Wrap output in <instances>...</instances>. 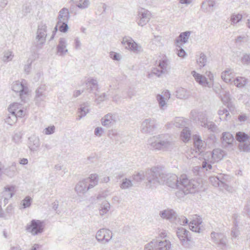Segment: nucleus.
Instances as JSON below:
<instances>
[{
    "instance_id": "obj_38",
    "label": "nucleus",
    "mask_w": 250,
    "mask_h": 250,
    "mask_svg": "<svg viewBox=\"0 0 250 250\" xmlns=\"http://www.w3.org/2000/svg\"><path fill=\"white\" fill-rule=\"evenodd\" d=\"M32 10L31 6L29 4H23L22 6L21 11L19 14V16L21 18L27 16L31 12Z\"/></svg>"
},
{
    "instance_id": "obj_37",
    "label": "nucleus",
    "mask_w": 250,
    "mask_h": 250,
    "mask_svg": "<svg viewBox=\"0 0 250 250\" xmlns=\"http://www.w3.org/2000/svg\"><path fill=\"white\" fill-rule=\"evenodd\" d=\"M247 82V79L242 77H238L233 81L234 85L239 88L243 87Z\"/></svg>"
},
{
    "instance_id": "obj_35",
    "label": "nucleus",
    "mask_w": 250,
    "mask_h": 250,
    "mask_svg": "<svg viewBox=\"0 0 250 250\" xmlns=\"http://www.w3.org/2000/svg\"><path fill=\"white\" fill-rule=\"evenodd\" d=\"M189 93L187 89L182 87L177 88L176 91V96L177 98L180 99L188 98Z\"/></svg>"
},
{
    "instance_id": "obj_12",
    "label": "nucleus",
    "mask_w": 250,
    "mask_h": 250,
    "mask_svg": "<svg viewBox=\"0 0 250 250\" xmlns=\"http://www.w3.org/2000/svg\"><path fill=\"white\" fill-rule=\"evenodd\" d=\"M211 240L213 243L222 249H225L227 247V237L222 233H218L213 231L210 234Z\"/></svg>"
},
{
    "instance_id": "obj_34",
    "label": "nucleus",
    "mask_w": 250,
    "mask_h": 250,
    "mask_svg": "<svg viewBox=\"0 0 250 250\" xmlns=\"http://www.w3.org/2000/svg\"><path fill=\"white\" fill-rule=\"evenodd\" d=\"M210 182H211L212 186L214 187H220L225 188L227 185L223 182L220 177L217 176L210 177L209 178Z\"/></svg>"
},
{
    "instance_id": "obj_6",
    "label": "nucleus",
    "mask_w": 250,
    "mask_h": 250,
    "mask_svg": "<svg viewBox=\"0 0 250 250\" xmlns=\"http://www.w3.org/2000/svg\"><path fill=\"white\" fill-rule=\"evenodd\" d=\"M44 229V222L33 219L30 225H27L26 229L33 235H36L43 232Z\"/></svg>"
},
{
    "instance_id": "obj_23",
    "label": "nucleus",
    "mask_w": 250,
    "mask_h": 250,
    "mask_svg": "<svg viewBox=\"0 0 250 250\" xmlns=\"http://www.w3.org/2000/svg\"><path fill=\"white\" fill-rule=\"evenodd\" d=\"M70 15L68 9L66 8H62L59 12L58 16V22H68Z\"/></svg>"
},
{
    "instance_id": "obj_43",
    "label": "nucleus",
    "mask_w": 250,
    "mask_h": 250,
    "mask_svg": "<svg viewBox=\"0 0 250 250\" xmlns=\"http://www.w3.org/2000/svg\"><path fill=\"white\" fill-rule=\"evenodd\" d=\"M207 62V58L203 53H201L200 57L197 59V63L200 68L204 67Z\"/></svg>"
},
{
    "instance_id": "obj_39",
    "label": "nucleus",
    "mask_w": 250,
    "mask_h": 250,
    "mask_svg": "<svg viewBox=\"0 0 250 250\" xmlns=\"http://www.w3.org/2000/svg\"><path fill=\"white\" fill-rule=\"evenodd\" d=\"M250 136L244 132H238L236 133L235 138L237 141L240 143H245L246 141L250 140Z\"/></svg>"
},
{
    "instance_id": "obj_22",
    "label": "nucleus",
    "mask_w": 250,
    "mask_h": 250,
    "mask_svg": "<svg viewBox=\"0 0 250 250\" xmlns=\"http://www.w3.org/2000/svg\"><path fill=\"white\" fill-rule=\"evenodd\" d=\"M160 215L164 219L169 220L171 222L177 220V214L171 209H167L160 212Z\"/></svg>"
},
{
    "instance_id": "obj_32",
    "label": "nucleus",
    "mask_w": 250,
    "mask_h": 250,
    "mask_svg": "<svg viewBox=\"0 0 250 250\" xmlns=\"http://www.w3.org/2000/svg\"><path fill=\"white\" fill-rule=\"evenodd\" d=\"M215 5V1L213 0H205L203 1L201 5V8L204 12H208L211 9L213 10V8Z\"/></svg>"
},
{
    "instance_id": "obj_63",
    "label": "nucleus",
    "mask_w": 250,
    "mask_h": 250,
    "mask_svg": "<svg viewBox=\"0 0 250 250\" xmlns=\"http://www.w3.org/2000/svg\"><path fill=\"white\" fill-rule=\"evenodd\" d=\"M164 74L163 72H161V69L158 67H155L153 68L151 70V74L156 75V76L159 77H160L162 74ZM150 74H149V76H150Z\"/></svg>"
},
{
    "instance_id": "obj_8",
    "label": "nucleus",
    "mask_w": 250,
    "mask_h": 250,
    "mask_svg": "<svg viewBox=\"0 0 250 250\" xmlns=\"http://www.w3.org/2000/svg\"><path fill=\"white\" fill-rule=\"evenodd\" d=\"M122 43L125 46L126 49L135 53H138L142 50L141 46L137 43L130 37H124L122 41Z\"/></svg>"
},
{
    "instance_id": "obj_40",
    "label": "nucleus",
    "mask_w": 250,
    "mask_h": 250,
    "mask_svg": "<svg viewBox=\"0 0 250 250\" xmlns=\"http://www.w3.org/2000/svg\"><path fill=\"white\" fill-rule=\"evenodd\" d=\"M218 114L220 116V119L221 120H227L230 117L229 110L224 107L220 108L218 110Z\"/></svg>"
},
{
    "instance_id": "obj_9",
    "label": "nucleus",
    "mask_w": 250,
    "mask_h": 250,
    "mask_svg": "<svg viewBox=\"0 0 250 250\" xmlns=\"http://www.w3.org/2000/svg\"><path fill=\"white\" fill-rule=\"evenodd\" d=\"M157 128L156 121L154 119L148 118L143 121L141 130L145 134L152 133Z\"/></svg>"
},
{
    "instance_id": "obj_44",
    "label": "nucleus",
    "mask_w": 250,
    "mask_h": 250,
    "mask_svg": "<svg viewBox=\"0 0 250 250\" xmlns=\"http://www.w3.org/2000/svg\"><path fill=\"white\" fill-rule=\"evenodd\" d=\"M202 126L213 132H216L218 129L217 125L212 122L207 121L205 124H202Z\"/></svg>"
},
{
    "instance_id": "obj_29",
    "label": "nucleus",
    "mask_w": 250,
    "mask_h": 250,
    "mask_svg": "<svg viewBox=\"0 0 250 250\" xmlns=\"http://www.w3.org/2000/svg\"><path fill=\"white\" fill-rule=\"evenodd\" d=\"M186 125V122L183 118L182 117H177L174 121L167 124V125L169 127L172 126H175L176 127H183Z\"/></svg>"
},
{
    "instance_id": "obj_10",
    "label": "nucleus",
    "mask_w": 250,
    "mask_h": 250,
    "mask_svg": "<svg viewBox=\"0 0 250 250\" xmlns=\"http://www.w3.org/2000/svg\"><path fill=\"white\" fill-rule=\"evenodd\" d=\"M176 234L182 245L187 247L189 245L191 237L189 236V232L183 227H178L176 229Z\"/></svg>"
},
{
    "instance_id": "obj_59",
    "label": "nucleus",
    "mask_w": 250,
    "mask_h": 250,
    "mask_svg": "<svg viewBox=\"0 0 250 250\" xmlns=\"http://www.w3.org/2000/svg\"><path fill=\"white\" fill-rule=\"evenodd\" d=\"M242 16L241 14L232 15L230 20L232 23H236L241 20Z\"/></svg>"
},
{
    "instance_id": "obj_25",
    "label": "nucleus",
    "mask_w": 250,
    "mask_h": 250,
    "mask_svg": "<svg viewBox=\"0 0 250 250\" xmlns=\"http://www.w3.org/2000/svg\"><path fill=\"white\" fill-rule=\"evenodd\" d=\"M68 52L66 49V42L64 38H60L57 46V53L60 56H63Z\"/></svg>"
},
{
    "instance_id": "obj_14",
    "label": "nucleus",
    "mask_w": 250,
    "mask_h": 250,
    "mask_svg": "<svg viewBox=\"0 0 250 250\" xmlns=\"http://www.w3.org/2000/svg\"><path fill=\"white\" fill-rule=\"evenodd\" d=\"M15 187L14 186H7L4 188L3 190L0 194L1 200L3 199V204L6 205L14 195L15 192Z\"/></svg>"
},
{
    "instance_id": "obj_30",
    "label": "nucleus",
    "mask_w": 250,
    "mask_h": 250,
    "mask_svg": "<svg viewBox=\"0 0 250 250\" xmlns=\"http://www.w3.org/2000/svg\"><path fill=\"white\" fill-rule=\"evenodd\" d=\"M156 242L155 247L157 250H169L171 248V244L169 241L164 240L159 242L155 240Z\"/></svg>"
},
{
    "instance_id": "obj_46",
    "label": "nucleus",
    "mask_w": 250,
    "mask_h": 250,
    "mask_svg": "<svg viewBox=\"0 0 250 250\" xmlns=\"http://www.w3.org/2000/svg\"><path fill=\"white\" fill-rule=\"evenodd\" d=\"M32 199L29 196H26L22 201L21 204L22 208H26L30 207Z\"/></svg>"
},
{
    "instance_id": "obj_15",
    "label": "nucleus",
    "mask_w": 250,
    "mask_h": 250,
    "mask_svg": "<svg viewBox=\"0 0 250 250\" xmlns=\"http://www.w3.org/2000/svg\"><path fill=\"white\" fill-rule=\"evenodd\" d=\"M117 119L116 114L109 113L101 119V124L103 126L109 128L116 124Z\"/></svg>"
},
{
    "instance_id": "obj_26",
    "label": "nucleus",
    "mask_w": 250,
    "mask_h": 250,
    "mask_svg": "<svg viewBox=\"0 0 250 250\" xmlns=\"http://www.w3.org/2000/svg\"><path fill=\"white\" fill-rule=\"evenodd\" d=\"M90 103L86 102L81 104L80 107L79 108V115L77 118V120H80L83 117H84L87 113L89 111V107Z\"/></svg>"
},
{
    "instance_id": "obj_51",
    "label": "nucleus",
    "mask_w": 250,
    "mask_h": 250,
    "mask_svg": "<svg viewBox=\"0 0 250 250\" xmlns=\"http://www.w3.org/2000/svg\"><path fill=\"white\" fill-rule=\"evenodd\" d=\"M58 26L59 30L62 33H65L68 29V22H58Z\"/></svg>"
},
{
    "instance_id": "obj_49",
    "label": "nucleus",
    "mask_w": 250,
    "mask_h": 250,
    "mask_svg": "<svg viewBox=\"0 0 250 250\" xmlns=\"http://www.w3.org/2000/svg\"><path fill=\"white\" fill-rule=\"evenodd\" d=\"M3 173L10 178L13 177L16 175L15 168L13 167L5 168Z\"/></svg>"
},
{
    "instance_id": "obj_55",
    "label": "nucleus",
    "mask_w": 250,
    "mask_h": 250,
    "mask_svg": "<svg viewBox=\"0 0 250 250\" xmlns=\"http://www.w3.org/2000/svg\"><path fill=\"white\" fill-rule=\"evenodd\" d=\"M104 240L108 242L112 238V232L109 229H104Z\"/></svg>"
},
{
    "instance_id": "obj_47",
    "label": "nucleus",
    "mask_w": 250,
    "mask_h": 250,
    "mask_svg": "<svg viewBox=\"0 0 250 250\" xmlns=\"http://www.w3.org/2000/svg\"><path fill=\"white\" fill-rule=\"evenodd\" d=\"M156 99L160 108L164 109V107L166 105L165 97L162 95L158 94L156 97Z\"/></svg>"
},
{
    "instance_id": "obj_13",
    "label": "nucleus",
    "mask_w": 250,
    "mask_h": 250,
    "mask_svg": "<svg viewBox=\"0 0 250 250\" xmlns=\"http://www.w3.org/2000/svg\"><path fill=\"white\" fill-rule=\"evenodd\" d=\"M8 111L16 117L21 118L25 114V110L22 104L18 103H14L11 104L8 107Z\"/></svg>"
},
{
    "instance_id": "obj_24",
    "label": "nucleus",
    "mask_w": 250,
    "mask_h": 250,
    "mask_svg": "<svg viewBox=\"0 0 250 250\" xmlns=\"http://www.w3.org/2000/svg\"><path fill=\"white\" fill-rule=\"evenodd\" d=\"M191 34V32L189 31H185L180 33L178 37L176 40V45L181 44L183 45L184 43H187Z\"/></svg>"
},
{
    "instance_id": "obj_57",
    "label": "nucleus",
    "mask_w": 250,
    "mask_h": 250,
    "mask_svg": "<svg viewBox=\"0 0 250 250\" xmlns=\"http://www.w3.org/2000/svg\"><path fill=\"white\" fill-rule=\"evenodd\" d=\"M132 177L134 181L136 182H140L144 179V173L142 171L138 172L136 175H134Z\"/></svg>"
},
{
    "instance_id": "obj_61",
    "label": "nucleus",
    "mask_w": 250,
    "mask_h": 250,
    "mask_svg": "<svg viewBox=\"0 0 250 250\" xmlns=\"http://www.w3.org/2000/svg\"><path fill=\"white\" fill-rule=\"evenodd\" d=\"M211 87H212L213 91L217 94H219L220 96L221 97V92H222L223 90L221 86L219 84H216L215 85H213L212 83V86Z\"/></svg>"
},
{
    "instance_id": "obj_48",
    "label": "nucleus",
    "mask_w": 250,
    "mask_h": 250,
    "mask_svg": "<svg viewBox=\"0 0 250 250\" xmlns=\"http://www.w3.org/2000/svg\"><path fill=\"white\" fill-rule=\"evenodd\" d=\"M173 223L178 224L181 225H185L188 223V220L186 217L184 216H181L180 217H178L177 216V220H174Z\"/></svg>"
},
{
    "instance_id": "obj_5",
    "label": "nucleus",
    "mask_w": 250,
    "mask_h": 250,
    "mask_svg": "<svg viewBox=\"0 0 250 250\" xmlns=\"http://www.w3.org/2000/svg\"><path fill=\"white\" fill-rule=\"evenodd\" d=\"M47 36V26L45 23L41 21L38 25L35 38V45L37 49H41L45 42Z\"/></svg>"
},
{
    "instance_id": "obj_17",
    "label": "nucleus",
    "mask_w": 250,
    "mask_h": 250,
    "mask_svg": "<svg viewBox=\"0 0 250 250\" xmlns=\"http://www.w3.org/2000/svg\"><path fill=\"white\" fill-rule=\"evenodd\" d=\"M190 118L194 122L199 123L202 126V124H205L207 121L206 114L202 111L192 110L190 112Z\"/></svg>"
},
{
    "instance_id": "obj_50",
    "label": "nucleus",
    "mask_w": 250,
    "mask_h": 250,
    "mask_svg": "<svg viewBox=\"0 0 250 250\" xmlns=\"http://www.w3.org/2000/svg\"><path fill=\"white\" fill-rule=\"evenodd\" d=\"M221 95V100L224 103H228V102L230 101V94L228 91L223 90Z\"/></svg>"
},
{
    "instance_id": "obj_2",
    "label": "nucleus",
    "mask_w": 250,
    "mask_h": 250,
    "mask_svg": "<svg viewBox=\"0 0 250 250\" xmlns=\"http://www.w3.org/2000/svg\"><path fill=\"white\" fill-rule=\"evenodd\" d=\"M150 149L155 150L170 151L174 147L168 134H160L153 136L148 140Z\"/></svg>"
},
{
    "instance_id": "obj_62",
    "label": "nucleus",
    "mask_w": 250,
    "mask_h": 250,
    "mask_svg": "<svg viewBox=\"0 0 250 250\" xmlns=\"http://www.w3.org/2000/svg\"><path fill=\"white\" fill-rule=\"evenodd\" d=\"M244 213L250 218V198L247 201L244 208Z\"/></svg>"
},
{
    "instance_id": "obj_11",
    "label": "nucleus",
    "mask_w": 250,
    "mask_h": 250,
    "mask_svg": "<svg viewBox=\"0 0 250 250\" xmlns=\"http://www.w3.org/2000/svg\"><path fill=\"white\" fill-rule=\"evenodd\" d=\"M46 86L45 84L40 85L35 91V102L38 106L44 105L42 102L45 101L47 94L46 93Z\"/></svg>"
},
{
    "instance_id": "obj_7",
    "label": "nucleus",
    "mask_w": 250,
    "mask_h": 250,
    "mask_svg": "<svg viewBox=\"0 0 250 250\" xmlns=\"http://www.w3.org/2000/svg\"><path fill=\"white\" fill-rule=\"evenodd\" d=\"M12 90L16 93H19L21 101L25 102V97L28 92V87L24 85L23 82L19 81L14 82L12 86Z\"/></svg>"
},
{
    "instance_id": "obj_16",
    "label": "nucleus",
    "mask_w": 250,
    "mask_h": 250,
    "mask_svg": "<svg viewBox=\"0 0 250 250\" xmlns=\"http://www.w3.org/2000/svg\"><path fill=\"white\" fill-rule=\"evenodd\" d=\"M138 16L139 19L137 21L138 25L143 26L150 20L151 18V13L147 10L142 8L139 11Z\"/></svg>"
},
{
    "instance_id": "obj_42",
    "label": "nucleus",
    "mask_w": 250,
    "mask_h": 250,
    "mask_svg": "<svg viewBox=\"0 0 250 250\" xmlns=\"http://www.w3.org/2000/svg\"><path fill=\"white\" fill-rule=\"evenodd\" d=\"M190 131L188 127H185L181 134V137L184 142L188 141L190 138Z\"/></svg>"
},
{
    "instance_id": "obj_18",
    "label": "nucleus",
    "mask_w": 250,
    "mask_h": 250,
    "mask_svg": "<svg viewBox=\"0 0 250 250\" xmlns=\"http://www.w3.org/2000/svg\"><path fill=\"white\" fill-rule=\"evenodd\" d=\"M191 74L194 78L196 82L199 84L203 86L208 87L209 88L212 86V83L208 81L207 79L205 76L197 73L195 71H192L191 72Z\"/></svg>"
},
{
    "instance_id": "obj_58",
    "label": "nucleus",
    "mask_w": 250,
    "mask_h": 250,
    "mask_svg": "<svg viewBox=\"0 0 250 250\" xmlns=\"http://www.w3.org/2000/svg\"><path fill=\"white\" fill-rule=\"evenodd\" d=\"M12 116H8L5 119V122L9 125H13L17 121V117L14 115Z\"/></svg>"
},
{
    "instance_id": "obj_45",
    "label": "nucleus",
    "mask_w": 250,
    "mask_h": 250,
    "mask_svg": "<svg viewBox=\"0 0 250 250\" xmlns=\"http://www.w3.org/2000/svg\"><path fill=\"white\" fill-rule=\"evenodd\" d=\"M132 186V182L130 179L125 178L123 180L120 187L122 189H125L131 188Z\"/></svg>"
},
{
    "instance_id": "obj_54",
    "label": "nucleus",
    "mask_w": 250,
    "mask_h": 250,
    "mask_svg": "<svg viewBox=\"0 0 250 250\" xmlns=\"http://www.w3.org/2000/svg\"><path fill=\"white\" fill-rule=\"evenodd\" d=\"M177 46V54L180 57L184 58L187 55V53L184 50V49L182 48V45L179 44V45H176Z\"/></svg>"
},
{
    "instance_id": "obj_20",
    "label": "nucleus",
    "mask_w": 250,
    "mask_h": 250,
    "mask_svg": "<svg viewBox=\"0 0 250 250\" xmlns=\"http://www.w3.org/2000/svg\"><path fill=\"white\" fill-rule=\"evenodd\" d=\"M202 222V219L197 215H194L192 220L189 223V227L192 231L196 232H200V225Z\"/></svg>"
},
{
    "instance_id": "obj_41",
    "label": "nucleus",
    "mask_w": 250,
    "mask_h": 250,
    "mask_svg": "<svg viewBox=\"0 0 250 250\" xmlns=\"http://www.w3.org/2000/svg\"><path fill=\"white\" fill-rule=\"evenodd\" d=\"M110 208V204L106 201H104L101 206V208L100 209V214L103 216L106 214L109 211Z\"/></svg>"
},
{
    "instance_id": "obj_52",
    "label": "nucleus",
    "mask_w": 250,
    "mask_h": 250,
    "mask_svg": "<svg viewBox=\"0 0 250 250\" xmlns=\"http://www.w3.org/2000/svg\"><path fill=\"white\" fill-rule=\"evenodd\" d=\"M13 55L12 52L10 51H8L4 52L3 56L2 57V61L4 62H7L11 61L13 58Z\"/></svg>"
},
{
    "instance_id": "obj_1",
    "label": "nucleus",
    "mask_w": 250,
    "mask_h": 250,
    "mask_svg": "<svg viewBox=\"0 0 250 250\" xmlns=\"http://www.w3.org/2000/svg\"><path fill=\"white\" fill-rule=\"evenodd\" d=\"M146 177L147 181V186L150 188L165 184L169 187L179 189L176 192V195L179 198L189 193H195L200 187L199 182L189 179L186 174H182L178 177L175 174H166L156 168L146 172Z\"/></svg>"
},
{
    "instance_id": "obj_3",
    "label": "nucleus",
    "mask_w": 250,
    "mask_h": 250,
    "mask_svg": "<svg viewBox=\"0 0 250 250\" xmlns=\"http://www.w3.org/2000/svg\"><path fill=\"white\" fill-rule=\"evenodd\" d=\"M209 156L211 157L208 159L204 158L201 167H196L194 168V170H197L201 168L209 172L214 171L215 167L212 164L218 162L223 158L224 152L219 148L214 149L211 152H209Z\"/></svg>"
},
{
    "instance_id": "obj_21",
    "label": "nucleus",
    "mask_w": 250,
    "mask_h": 250,
    "mask_svg": "<svg viewBox=\"0 0 250 250\" xmlns=\"http://www.w3.org/2000/svg\"><path fill=\"white\" fill-rule=\"evenodd\" d=\"M28 140V147L30 151H37L41 145L39 138L33 135L29 138Z\"/></svg>"
},
{
    "instance_id": "obj_53",
    "label": "nucleus",
    "mask_w": 250,
    "mask_h": 250,
    "mask_svg": "<svg viewBox=\"0 0 250 250\" xmlns=\"http://www.w3.org/2000/svg\"><path fill=\"white\" fill-rule=\"evenodd\" d=\"M249 144L248 145L246 143H243L239 145V149L244 152H249L250 151V140L247 141Z\"/></svg>"
},
{
    "instance_id": "obj_33",
    "label": "nucleus",
    "mask_w": 250,
    "mask_h": 250,
    "mask_svg": "<svg viewBox=\"0 0 250 250\" xmlns=\"http://www.w3.org/2000/svg\"><path fill=\"white\" fill-rule=\"evenodd\" d=\"M158 67L161 69V72L164 74L167 73L170 68L168 60L166 59L160 60Z\"/></svg>"
},
{
    "instance_id": "obj_31",
    "label": "nucleus",
    "mask_w": 250,
    "mask_h": 250,
    "mask_svg": "<svg viewBox=\"0 0 250 250\" xmlns=\"http://www.w3.org/2000/svg\"><path fill=\"white\" fill-rule=\"evenodd\" d=\"M194 144L196 149L199 152H201L204 148V142H203L201 138L198 135L193 136Z\"/></svg>"
},
{
    "instance_id": "obj_36",
    "label": "nucleus",
    "mask_w": 250,
    "mask_h": 250,
    "mask_svg": "<svg viewBox=\"0 0 250 250\" xmlns=\"http://www.w3.org/2000/svg\"><path fill=\"white\" fill-rule=\"evenodd\" d=\"M222 80L226 83H229L231 81L232 78V70L227 69L223 71L221 74Z\"/></svg>"
},
{
    "instance_id": "obj_28",
    "label": "nucleus",
    "mask_w": 250,
    "mask_h": 250,
    "mask_svg": "<svg viewBox=\"0 0 250 250\" xmlns=\"http://www.w3.org/2000/svg\"><path fill=\"white\" fill-rule=\"evenodd\" d=\"M87 84V90L89 92L93 93L96 95V92L98 89V82L96 80L90 79L88 81Z\"/></svg>"
},
{
    "instance_id": "obj_64",
    "label": "nucleus",
    "mask_w": 250,
    "mask_h": 250,
    "mask_svg": "<svg viewBox=\"0 0 250 250\" xmlns=\"http://www.w3.org/2000/svg\"><path fill=\"white\" fill-rule=\"evenodd\" d=\"M224 104L225 105L226 104L227 105V107L228 109L230 112L233 113L235 112V105L231 102H230V101L228 102V103H224Z\"/></svg>"
},
{
    "instance_id": "obj_4",
    "label": "nucleus",
    "mask_w": 250,
    "mask_h": 250,
    "mask_svg": "<svg viewBox=\"0 0 250 250\" xmlns=\"http://www.w3.org/2000/svg\"><path fill=\"white\" fill-rule=\"evenodd\" d=\"M98 183V175L97 174H92L88 178L79 182L75 187V190L78 193H84Z\"/></svg>"
},
{
    "instance_id": "obj_19",
    "label": "nucleus",
    "mask_w": 250,
    "mask_h": 250,
    "mask_svg": "<svg viewBox=\"0 0 250 250\" xmlns=\"http://www.w3.org/2000/svg\"><path fill=\"white\" fill-rule=\"evenodd\" d=\"M234 140L233 136L229 132H224L222 134L221 143L224 147L232 146Z\"/></svg>"
},
{
    "instance_id": "obj_60",
    "label": "nucleus",
    "mask_w": 250,
    "mask_h": 250,
    "mask_svg": "<svg viewBox=\"0 0 250 250\" xmlns=\"http://www.w3.org/2000/svg\"><path fill=\"white\" fill-rule=\"evenodd\" d=\"M104 229L99 230L96 233V239L99 242L104 241Z\"/></svg>"
},
{
    "instance_id": "obj_27",
    "label": "nucleus",
    "mask_w": 250,
    "mask_h": 250,
    "mask_svg": "<svg viewBox=\"0 0 250 250\" xmlns=\"http://www.w3.org/2000/svg\"><path fill=\"white\" fill-rule=\"evenodd\" d=\"M90 4L89 0H80L78 1L74 2V4H71L70 7V10L72 11L75 7V6L81 9L87 8Z\"/></svg>"
},
{
    "instance_id": "obj_56",
    "label": "nucleus",
    "mask_w": 250,
    "mask_h": 250,
    "mask_svg": "<svg viewBox=\"0 0 250 250\" xmlns=\"http://www.w3.org/2000/svg\"><path fill=\"white\" fill-rule=\"evenodd\" d=\"M155 245L156 242L153 240L145 245L144 250H157Z\"/></svg>"
}]
</instances>
